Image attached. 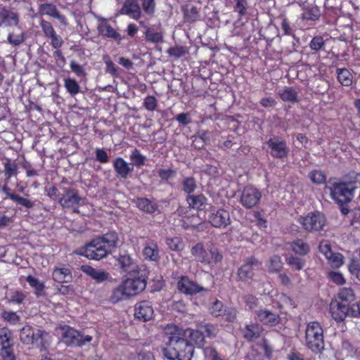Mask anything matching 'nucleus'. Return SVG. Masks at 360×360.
<instances>
[{"label":"nucleus","instance_id":"nucleus-1","mask_svg":"<svg viewBox=\"0 0 360 360\" xmlns=\"http://www.w3.org/2000/svg\"><path fill=\"white\" fill-rule=\"evenodd\" d=\"M164 331L168 338L167 347L163 350L165 356L168 360H191L194 347L186 339V329L168 324Z\"/></svg>","mask_w":360,"mask_h":360},{"label":"nucleus","instance_id":"nucleus-2","mask_svg":"<svg viewBox=\"0 0 360 360\" xmlns=\"http://www.w3.org/2000/svg\"><path fill=\"white\" fill-rule=\"evenodd\" d=\"M119 238L115 232H110L92 240L89 244L75 252L88 259L100 260L105 257L118 245Z\"/></svg>","mask_w":360,"mask_h":360},{"label":"nucleus","instance_id":"nucleus-3","mask_svg":"<svg viewBox=\"0 0 360 360\" xmlns=\"http://www.w3.org/2000/svg\"><path fill=\"white\" fill-rule=\"evenodd\" d=\"M191 253L197 262L213 267L222 259V255L214 246L205 247L202 243H198L191 249Z\"/></svg>","mask_w":360,"mask_h":360},{"label":"nucleus","instance_id":"nucleus-4","mask_svg":"<svg viewBox=\"0 0 360 360\" xmlns=\"http://www.w3.org/2000/svg\"><path fill=\"white\" fill-rule=\"evenodd\" d=\"M305 341L307 347L314 353H319L324 349L323 330L319 323L313 321L308 323Z\"/></svg>","mask_w":360,"mask_h":360},{"label":"nucleus","instance_id":"nucleus-5","mask_svg":"<svg viewBox=\"0 0 360 360\" xmlns=\"http://www.w3.org/2000/svg\"><path fill=\"white\" fill-rule=\"evenodd\" d=\"M326 189L330 191L333 200L339 204L349 202L353 197V188L349 184L345 182L329 181Z\"/></svg>","mask_w":360,"mask_h":360},{"label":"nucleus","instance_id":"nucleus-6","mask_svg":"<svg viewBox=\"0 0 360 360\" xmlns=\"http://www.w3.org/2000/svg\"><path fill=\"white\" fill-rule=\"evenodd\" d=\"M146 270L141 271L128 278L122 283L129 296L141 292L146 286Z\"/></svg>","mask_w":360,"mask_h":360},{"label":"nucleus","instance_id":"nucleus-7","mask_svg":"<svg viewBox=\"0 0 360 360\" xmlns=\"http://www.w3.org/2000/svg\"><path fill=\"white\" fill-rule=\"evenodd\" d=\"M61 329L63 341L68 345L82 347L92 340L91 336L84 335L68 326H64Z\"/></svg>","mask_w":360,"mask_h":360},{"label":"nucleus","instance_id":"nucleus-8","mask_svg":"<svg viewBox=\"0 0 360 360\" xmlns=\"http://www.w3.org/2000/svg\"><path fill=\"white\" fill-rule=\"evenodd\" d=\"M297 221L300 223L304 229L309 231H319L326 224V218L321 212H311L305 217H300Z\"/></svg>","mask_w":360,"mask_h":360},{"label":"nucleus","instance_id":"nucleus-9","mask_svg":"<svg viewBox=\"0 0 360 360\" xmlns=\"http://www.w3.org/2000/svg\"><path fill=\"white\" fill-rule=\"evenodd\" d=\"M208 221L215 228H225L231 224L229 212L222 208H212L208 215Z\"/></svg>","mask_w":360,"mask_h":360},{"label":"nucleus","instance_id":"nucleus-10","mask_svg":"<svg viewBox=\"0 0 360 360\" xmlns=\"http://www.w3.org/2000/svg\"><path fill=\"white\" fill-rule=\"evenodd\" d=\"M262 198L261 192L252 186H245L241 193L240 202L245 208L255 207Z\"/></svg>","mask_w":360,"mask_h":360},{"label":"nucleus","instance_id":"nucleus-11","mask_svg":"<svg viewBox=\"0 0 360 360\" xmlns=\"http://www.w3.org/2000/svg\"><path fill=\"white\" fill-rule=\"evenodd\" d=\"M177 288L181 292L188 295H193L206 290L205 288L191 280L186 276L180 277L177 282Z\"/></svg>","mask_w":360,"mask_h":360},{"label":"nucleus","instance_id":"nucleus-12","mask_svg":"<svg viewBox=\"0 0 360 360\" xmlns=\"http://www.w3.org/2000/svg\"><path fill=\"white\" fill-rule=\"evenodd\" d=\"M117 263L123 271L128 276H133L141 271L146 270L142 266H139L136 262L129 255L124 254L120 255L117 259Z\"/></svg>","mask_w":360,"mask_h":360},{"label":"nucleus","instance_id":"nucleus-13","mask_svg":"<svg viewBox=\"0 0 360 360\" xmlns=\"http://www.w3.org/2000/svg\"><path fill=\"white\" fill-rule=\"evenodd\" d=\"M82 201L77 191L68 188H64V193L58 200L60 205L65 208H77Z\"/></svg>","mask_w":360,"mask_h":360},{"label":"nucleus","instance_id":"nucleus-14","mask_svg":"<svg viewBox=\"0 0 360 360\" xmlns=\"http://www.w3.org/2000/svg\"><path fill=\"white\" fill-rule=\"evenodd\" d=\"M40 27L46 37L51 39V44L54 49H59L63 44V40L60 35H58L51 22L41 20Z\"/></svg>","mask_w":360,"mask_h":360},{"label":"nucleus","instance_id":"nucleus-15","mask_svg":"<svg viewBox=\"0 0 360 360\" xmlns=\"http://www.w3.org/2000/svg\"><path fill=\"white\" fill-rule=\"evenodd\" d=\"M330 311L333 319L337 322H341L347 316H351V308L347 304L338 301H333L330 305Z\"/></svg>","mask_w":360,"mask_h":360},{"label":"nucleus","instance_id":"nucleus-16","mask_svg":"<svg viewBox=\"0 0 360 360\" xmlns=\"http://www.w3.org/2000/svg\"><path fill=\"white\" fill-rule=\"evenodd\" d=\"M45 334L46 333L43 330H37L35 332L31 326H25L20 330V339L22 343L29 345L43 338Z\"/></svg>","mask_w":360,"mask_h":360},{"label":"nucleus","instance_id":"nucleus-17","mask_svg":"<svg viewBox=\"0 0 360 360\" xmlns=\"http://www.w3.org/2000/svg\"><path fill=\"white\" fill-rule=\"evenodd\" d=\"M260 264L255 258L248 259L246 262L238 269V275L242 281L251 280L254 276V270L259 268Z\"/></svg>","mask_w":360,"mask_h":360},{"label":"nucleus","instance_id":"nucleus-18","mask_svg":"<svg viewBox=\"0 0 360 360\" xmlns=\"http://www.w3.org/2000/svg\"><path fill=\"white\" fill-rule=\"evenodd\" d=\"M266 143L271 149V154L273 157L283 158L287 156L288 150L285 141L280 140L278 137H274L270 139Z\"/></svg>","mask_w":360,"mask_h":360},{"label":"nucleus","instance_id":"nucleus-19","mask_svg":"<svg viewBox=\"0 0 360 360\" xmlns=\"http://www.w3.org/2000/svg\"><path fill=\"white\" fill-rule=\"evenodd\" d=\"M153 308L148 302L143 301L136 304L134 316L140 321L146 322L153 318Z\"/></svg>","mask_w":360,"mask_h":360},{"label":"nucleus","instance_id":"nucleus-20","mask_svg":"<svg viewBox=\"0 0 360 360\" xmlns=\"http://www.w3.org/2000/svg\"><path fill=\"white\" fill-rule=\"evenodd\" d=\"M52 277L57 283H69L72 278V271L69 267L65 265H60L54 267L52 272Z\"/></svg>","mask_w":360,"mask_h":360},{"label":"nucleus","instance_id":"nucleus-21","mask_svg":"<svg viewBox=\"0 0 360 360\" xmlns=\"http://www.w3.org/2000/svg\"><path fill=\"white\" fill-rule=\"evenodd\" d=\"M96 18L98 21L97 29L100 34L115 39H120V34L115 31L105 18L102 17H97Z\"/></svg>","mask_w":360,"mask_h":360},{"label":"nucleus","instance_id":"nucleus-22","mask_svg":"<svg viewBox=\"0 0 360 360\" xmlns=\"http://www.w3.org/2000/svg\"><path fill=\"white\" fill-rule=\"evenodd\" d=\"M255 314L260 322L269 326H275L280 321L279 316L272 313L268 309H259L255 311Z\"/></svg>","mask_w":360,"mask_h":360},{"label":"nucleus","instance_id":"nucleus-23","mask_svg":"<svg viewBox=\"0 0 360 360\" xmlns=\"http://www.w3.org/2000/svg\"><path fill=\"white\" fill-rule=\"evenodd\" d=\"M39 13L41 15H49L53 18H56L60 21V22L64 25H68L66 18L61 15L56 6L52 4H44L39 6Z\"/></svg>","mask_w":360,"mask_h":360},{"label":"nucleus","instance_id":"nucleus-24","mask_svg":"<svg viewBox=\"0 0 360 360\" xmlns=\"http://www.w3.org/2000/svg\"><path fill=\"white\" fill-rule=\"evenodd\" d=\"M19 18L18 15L5 8L0 9V26H18Z\"/></svg>","mask_w":360,"mask_h":360},{"label":"nucleus","instance_id":"nucleus-25","mask_svg":"<svg viewBox=\"0 0 360 360\" xmlns=\"http://www.w3.org/2000/svg\"><path fill=\"white\" fill-rule=\"evenodd\" d=\"M263 333V328L259 323H250L246 325L243 330V337L249 341L259 338Z\"/></svg>","mask_w":360,"mask_h":360},{"label":"nucleus","instance_id":"nucleus-26","mask_svg":"<svg viewBox=\"0 0 360 360\" xmlns=\"http://www.w3.org/2000/svg\"><path fill=\"white\" fill-rule=\"evenodd\" d=\"M112 163L118 177L126 179L133 170V168L130 167L129 165L122 158H115Z\"/></svg>","mask_w":360,"mask_h":360},{"label":"nucleus","instance_id":"nucleus-27","mask_svg":"<svg viewBox=\"0 0 360 360\" xmlns=\"http://www.w3.org/2000/svg\"><path fill=\"white\" fill-rule=\"evenodd\" d=\"M186 336L193 347V344H195L199 347H202L204 345L205 335L200 328L196 330L186 328Z\"/></svg>","mask_w":360,"mask_h":360},{"label":"nucleus","instance_id":"nucleus-28","mask_svg":"<svg viewBox=\"0 0 360 360\" xmlns=\"http://www.w3.org/2000/svg\"><path fill=\"white\" fill-rule=\"evenodd\" d=\"M82 270L84 273L91 276L97 282H103L108 280L109 277L108 273L101 269H96L89 265H83Z\"/></svg>","mask_w":360,"mask_h":360},{"label":"nucleus","instance_id":"nucleus-29","mask_svg":"<svg viewBox=\"0 0 360 360\" xmlns=\"http://www.w3.org/2000/svg\"><path fill=\"white\" fill-rule=\"evenodd\" d=\"M123 13L129 15L131 18L137 20L141 16L139 6L132 0H127L122 8Z\"/></svg>","mask_w":360,"mask_h":360},{"label":"nucleus","instance_id":"nucleus-30","mask_svg":"<svg viewBox=\"0 0 360 360\" xmlns=\"http://www.w3.org/2000/svg\"><path fill=\"white\" fill-rule=\"evenodd\" d=\"M146 259L150 261H158L159 259V249L156 243L149 242L146 244L143 250Z\"/></svg>","mask_w":360,"mask_h":360},{"label":"nucleus","instance_id":"nucleus-31","mask_svg":"<svg viewBox=\"0 0 360 360\" xmlns=\"http://www.w3.org/2000/svg\"><path fill=\"white\" fill-rule=\"evenodd\" d=\"M25 41V33L19 25L15 26V31L9 33L8 41L13 46H19Z\"/></svg>","mask_w":360,"mask_h":360},{"label":"nucleus","instance_id":"nucleus-32","mask_svg":"<svg viewBox=\"0 0 360 360\" xmlns=\"http://www.w3.org/2000/svg\"><path fill=\"white\" fill-rule=\"evenodd\" d=\"M278 96L285 102L295 103L298 101L297 92L292 87L285 86L278 92Z\"/></svg>","mask_w":360,"mask_h":360},{"label":"nucleus","instance_id":"nucleus-33","mask_svg":"<svg viewBox=\"0 0 360 360\" xmlns=\"http://www.w3.org/2000/svg\"><path fill=\"white\" fill-rule=\"evenodd\" d=\"M337 75L338 80L342 85L345 86L352 85L353 77L347 69L338 68L337 70Z\"/></svg>","mask_w":360,"mask_h":360},{"label":"nucleus","instance_id":"nucleus-34","mask_svg":"<svg viewBox=\"0 0 360 360\" xmlns=\"http://www.w3.org/2000/svg\"><path fill=\"white\" fill-rule=\"evenodd\" d=\"M186 201L190 207L195 210H201L206 202V198L203 195H188Z\"/></svg>","mask_w":360,"mask_h":360},{"label":"nucleus","instance_id":"nucleus-35","mask_svg":"<svg viewBox=\"0 0 360 360\" xmlns=\"http://www.w3.org/2000/svg\"><path fill=\"white\" fill-rule=\"evenodd\" d=\"M319 8L316 6H309L304 8L303 13H302L301 18L302 20L314 21L318 20L319 18Z\"/></svg>","mask_w":360,"mask_h":360},{"label":"nucleus","instance_id":"nucleus-36","mask_svg":"<svg viewBox=\"0 0 360 360\" xmlns=\"http://www.w3.org/2000/svg\"><path fill=\"white\" fill-rule=\"evenodd\" d=\"M290 247L295 253L302 256L307 255L310 250L309 245L301 239L292 241Z\"/></svg>","mask_w":360,"mask_h":360},{"label":"nucleus","instance_id":"nucleus-37","mask_svg":"<svg viewBox=\"0 0 360 360\" xmlns=\"http://www.w3.org/2000/svg\"><path fill=\"white\" fill-rule=\"evenodd\" d=\"M136 203L141 210L148 213H153L157 210V206L146 198H138Z\"/></svg>","mask_w":360,"mask_h":360},{"label":"nucleus","instance_id":"nucleus-38","mask_svg":"<svg viewBox=\"0 0 360 360\" xmlns=\"http://www.w3.org/2000/svg\"><path fill=\"white\" fill-rule=\"evenodd\" d=\"M0 344L1 347H13L12 333L9 329H0Z\"/></svg>","mask_w":360,"mask_h":360},{"label":"nucleus","instance_id":"nucleus-39","mask_svg":"<svg viewBox=\"0 0 360 360\" xmlns=\"http://www.w3.org/2000/svg\"><path fill=\"white\" fill-rule=\"evenodd\" d=\"M266 267L269 272H277L283 267L281 258L278 255H273L266 263Z\"/></svg>","mask_w":360,"mask_h":360},{"label":"nucleus","instance_id":"nucleus-40","mask_svg":"<svg viewBox=\"0 0 360 360\" xmlns=\"http://www.w3.org/2000/svg\"><path fill=\"white\" fill-rule=\"evenodd\" d=\"M127 297H129V295H128L125 287L122 283L113 290L110 299L112 302H117Z\"/></svg>","mask_w":360,"mask_h":360},{"label":"nucleus","instance_id":"nucleus-41","mask_svg":"<svg viewBox=\"0 0 360 360\" xmlns=\"http://www.w3.org/2000/svg\"><path fill=\"white\" fill-rule=\"evenodd\" d=\"M166 243L168 248L173 251L179 252L184 248L182 239L179 237L168 238L166 240Z\"/></svg>","mask_w":360,"mask_h":360},{"label":"nucleus","instance_id":"nucleus-42","mask_svg":"<svg viewBox=\"0 0 360 360\" xmlns=\"http://www.w3.org/2000/svg\"><path fill=\"white\" fill-rule=\"evenodd\" d=\"M338 298L346 302H351L355 299V294L352 288H342L338 292Z\"/></svg>","mask_w":360,"mask_h":360},{"label":"nucleus","instance_id":"nucleus-43","mask_svg":"<svg viewBox=\"0 0 360 360\" xmlns=\"http://www.w3.org/2000/svg\"><path fill=\"white\" fill-rule=\"evenodd\" d=\"M205 360H225L224 358L213 347H207L203 349Z\"/></svg>","mask_w":360,"mask_h":360},{"label":"nucleus","instance_id":"nucleus-44","mask_svg":"<svg viewBox=\"0 0 360 360\" xmlns=\"http://www.w3.org/2000/svg\"><path fill=\"white\" fill-rule=\"evenodd\" d=\"M64 86L67 91L72 96H75L79 92L80 87L77 82L71 78L64 79Z\"/></svg>","mask_w":360,"mask_h":360},{"label":"nucleus","instance_id":"nucleus-45","mask_svg":"<svg viewBox=\"0 0 360 360\" xmlns=\"http://www.w3.org/2000/svg\"><path fill=\"white\" fill-rule=\"evenodd\" d=\"M332 268H339L344 264V257L340 253H331V256L326 257Z\"/></svg>","mask_w":360,"mask_h":360},{"label":"nucleus","instance_id":"nucleus-46","mask_svg":"<svg viewBox=\"0 0 360 360\" xmlns=\"http://www.w3.org/2000/svg\"><path fill=\"white\" fill-rule=\"evenodd\" d=\"M167 52L170 56L175 58H179L187 54L188 53V50L186 46H175L169 48Z\"/></svg>","mask_w":360,"mask_h":360},{"label":"nucleus","instance_id":"nucleus-47","mask_svg":"<svg viewBox=\"0 0 360 360\" xmlns=\"http://www.w3.org/2000/svg\"><path fill=\"white\" fill-rule=\"evenodd\" d=\"M286 262L297 271H300L305 265V261L303 259L294 256L287 257Z\"/></svg>","mask_w":360,"mask_h":360},{"label":"nucleus","instance_id":"nucleus-48","mask_svg":"<svg viewBox=\"0 0 360 360\" xmlns=\"http://www.w3.org/2000/svg\"><path fill=\"white\" fill-rule=\"evenodd\" d=\"M309 177L312 183L315 184H321L326 182V177L323 172L320 170H313L309 173Z\"/></svg>","mask_w":360,"mask_h":360},{"label":"nucleus","instance_id":"nucleus-49","mask_svg":"<svg viewBox=\"0 0 360 360\" xmlns=\"http://www.w3.org/2000/svg\"><path fill=\"white\" fill-rule=\"evenodd\" d=\"M349 273L360 281V261L356 259H351L348 264Z\"/></svg>","mask_w":360,"mask_h":360},{"label":"nucleus","instance_id":"nucleus-50","mask_svg":"<svg viewBox=\"0 0 360 360\" xmlns=\"http://www.w3.org/2000/svg\"><path fill=\"white\" fill-rule=\"evenodd\" d=\"M146 39L148 41L158 43L162 40V34L159 31L148 29L146 32Z\"/></svg>","mask_w":360,"mask_h":360},{"label":"nucleus","instance_id":"nucleus-51","mask_svg":"<svg viewBox=\"0 0 360 360\" xmlns=\"http://www.w3.org/2000/svg\"><path fill=\"white\" fill-rule=\"evenodd\" d=\"M26 280L29 285L32 288H34L35 293L37 295H39L41 292L44 290V284L42 282H41L39 279L30 275L27 277Z\"/></svg>","mask_w":360,"mask_h":360},{"label":"nucleus","instance_id":"nucleus-52","mask_svg":"<svg viewBox=\"0 0 360 360\" xmlns=\"http://www.w3.org/2000/svg\"><path fill=\"white\" fill-rule=\"evenodd\" d=\"M130 159L133 161L134 164L136 166H142L145 165L146 157L143 155L140 151L135 148L130 154Z\"/></svg>","mask_w":360,"mask_h":360},{"label":"nucleus","instance_id":"nucleus-53","mask_svg":"<svg viewBox=\"0 0 360 360\" xmlns=\"http://www.w3.org/2000/svg\"><path fill=\"white\" fill-rule=\"evenodd\" d=\"M18 174V166L15 163H11L9 161L4 163V174L6 179H9Z\"/></svg>","mask_w":360,"mask_h":360},{"label":"nucleus","instance_id":"nucleus-54","mask_svg":"<svg viewBox=\"0 0 360 360\" xmlns=\"http://www.w3.org/2000/svg\"><path fill=\"white\" fill-rule=\"evenodd\" d=\"M1 317L7 322L11 324L15 325L20 321V316L13 311H3L1 313Z\"/></svg>","mask_w":360,"mask_h":360},{"label":"nucleus","instance_id":"nucleus-55","mask_svg":"<svg viewBox=\"0 0 360 360\" xmlns=\"http://www.w3.org/2000/svg\"><path fill=\"white\" fill-rule=\"evenodd\" d=\"M25 297L26 295L22 292L15 290L10 293L8 300L10 303L20 304L24 301Z\"/></svg>","mask_w":360,"mask_h":360},{"label":"nucleus","instance_id":"nucleus-56","mask_svg":"<svg viewBox=\"0 0 360 360\" xmlns=\"http://www.w3.org/2000/svg\"><path fill=\"white\" fill-rule=\"evenodd\" d=\"M328 278L329 280L337 285H343L345 283L346 280L343 275L339 271H330L328 273Z\"/></svg>","mask_w":360,"mask_h":360},{"label":"nucleus","instance_id":"nucleus-57","mask_svg":"<svg viewBox=\"0 0 360 360\" xmlns=\"http://www.w3.org/2000/svg\"><path fill=\"white\" fill-rule=\"evenodd\" d=\"M196 188V184L193 178L188 177L183 181V190L187 193H193Z\"/></svg>","mask_w":360,"mask_h":360},{"label":"nucleus","instance_id":"nucleus-58","mask_svg":"<svg viewBox=\"0 0 360 360\" xmlns=\"http://www.w3.org/2000/svg\"><path fill=\"white\" fill-rule=\"evenodd\" d=\"M0 355L4 360H15L13 347H1Z\"/></svg>","mask_w":360,"mask_h":360},{"label":"nucleus","instance_id":"nucleus-59","mask_svg":"<svg viewBox=\"0 0 360 360\" xmlns=\"http://www.w3.org/2000/svg\"><path fill=\"white\" fill-rule=\"evenodd\" d=\"M143 105L148 110L153 111L158 105L157 99L153 96H148L143 102Z\"/></svg>","mask_w":360,"mask_h":360},{"label":"nucleus","instance_id":"nucleus-60","mask_svg":"<svg viewBox=\"0 0 360 360\" xmlns=\"http://www.w3.org/2000/svg\"><path fill=\"white\" fill-rule=\"evenodd\" d=\"M223 303L219 300H216L210 308V312L215 316H222L224 311Z\"/></svg>","mask_w":360,"mask_h":360},{"label":"nucleus","instance_id":"nucleus-61","mask_svg":"<svg viewBox=\"0 0 360 360\" xmlns=\"http://www.w3.org/2000/svg\"><path fill=\"white\" fill-rule=\"evenodd\" d=\"M319 250V252L326 257V258L328 256H331V253L333 252L331 250L330 244L328 240H322L320 242Z\"/></svg>","mask_w":360,"mask_h":360},{"label":"nucleus","instance_id":"nucleus-62","mask_svg":"<svg viewBox=\"0 0 360 360\" xmlns=\"http://www.w3.org/2000/svg\"><path fill=\"white\" fill-rule=\"evenodd\" d=\"M324 45V40L321 37H314L310 43H309V47L313 51H319L323 48Z\"/></svg>","mask_w":360,"mask_h":360},{"label":"nucleus","instance_id":"nucleus-63","mask_svg":"<svg viewBox=\"0 0 360 360\" xmlns=\"http://www.w3.org/2000/svg\"><path fill=\"white\" fill-rule=\"evenodd\" d=\"M200 329L203 331L205 337H214L217 333V328L212 324H205L200 326Z\"/></svg>","mask_w":360,"mask_h":360},{"label":"nucleus","instance_id":"nucleus-64","mask_svg":"<svg viewBox=\"0 0 360 360\" xmlns=\"http://www.w3.org/2000/svg\"><path fill=\"white\" fill-rule=\"evenodd\" d=\"M142 7L146 13L153 15L155 9V0H143Z\"/></svg>","mask_w":360,"mask_h":360}]
</instances>
